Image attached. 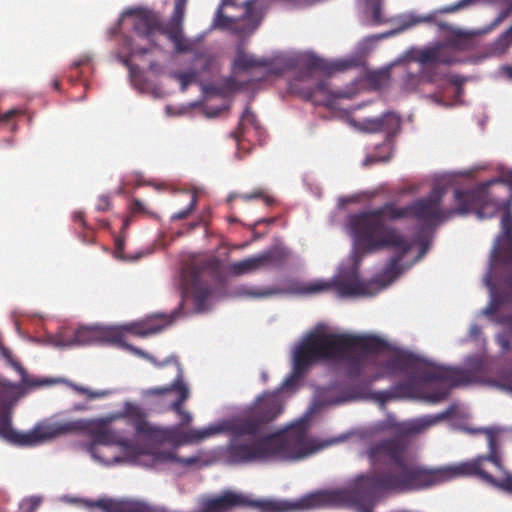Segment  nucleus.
<instances>
[{"mask_svg": "<svg viewBox=\"0 0 512 512\" xmlns=\"http://www.w3.org/2000/svg\"><path fill=\"white\" fill-rule=\"evenodd\" d=\"M387 342L377 336L325 333L319 330L306 335L294 353L293 371L302 375L309 366L319 361L343 360L346 375L359 381V394H368L370 386L383 378L402 376L390 390L379 391L375 397L381 402L398 398H415L419 386L445 382L452 387L478 382L486 373V361L480 356L467 359L466 367H447L434 364L408 351H398L382 359L378 354Z\"/></svg>", "mask_w": 512, "mask_h": 512, "instance_id": "obj_1", "label": "nucleus"}, {"mask_svg": "<svg viewBox=\"0 0 512 512\" xmlns=\"http://www.w3.org/2000/svg\"><path fill=\"white\" fill-rule=\"evenodd\" d=\"M445 194V187L435 186L428 196L409 205L398 207L389 202L378 209L350 217V229L358 245L370 251L392 247L399 253V256L393 258L373 279L372 282L379 288H386L400 276L402 271L399 262L411 248V243L396 229L388 227L385 222L413 218L424 227H435L449 220L450 212L441 207Z\"/></svg>", "mask_w": 512, "mask_h": 512, "instance_id": "obj_2", "label": "nucleus"}, {"mask_svg": "<svg viewBox=\"0 0 512 512\" xmlns=\"http://www.w3.org/2000/svg\"><path fill=\"white\" fill-rule=\"evenodd\" d=\"M274 263V255L271 252H264L245 258L231 264H225L216 256H210L189 271L191 277L190 288H202L201 284L205 278L217 285L225 284L231 276H241L268 267ZM181 288H189L186 284Z\"/></svg>", "mask_w": 512, "mask_h": 512, "instance_id": "obj_3", "label": "nucleus"}, {"mask_svg": "<svg viewBox=\"0 0 512 512\" xmlns=\"http://www.w3.org/2000/svg\"><path fill=\"white\" fill-rule=\"evenodd\" d=\"M173 364L175 367V378L171 384L159 387L148 388L143 391V397L150 401L151 405L158 406L162 411H173L176 413L181 424H190L193 420L192 414L184 408L185 402L190 398L191 392L184 380V370L178 358L174 355L157 364L158 368Z\"/></svg>", "mask_w": 512, "mask_h": 512, "instance_id": "obj_4", "label": "nucleus"}, {"mask_svg": "<svg viewBox=\"0 0 512 512\" xmlns=\"http://www.w3.org/2000/svg\"><path fill=\"white\" fill-rule=\"evenodd\" d=\"M86 421H66L61 423H40L31 431L21 433L11 425L10 408H0V436L19 446H36L52 440L66 432L88 428Z\"/></svg>", "mask_w": 512, "mask_h": 512, "instance_id": "obj_5", "label": "nucleus"}, {"mask_svg": "<svg viewBox=\"0 0 512 512\" xmlns=\"http://www.w3.org/2000/svg\"><path fill=\"white\" fill-rule=\"evenodd\" d=\"M439 26L450 31V35L443 42H438L431 47L418 51L415 61L419 64L450 66L459 61L457 52L467 51L471 48L472 38L470 34L460 29H454L446 23H439Z\"/></svg>", "mask_w": 512, "mask_h": 512, "instance_id": "obj_6", "label": "nucleus"}, {"mask_svg": "<svg viewBox=\"0 0 512 512\" xmlns=\"http://www.w3.org/2000/svg\"><path fill=\"white\" fill-rule=\"evenodd\" d=\"M284 406L279 391L265 392L254 401L247 415L239 419V424L235 428L238 431L262 434L265 427L283 413Z\"/></svg>", "mask_w": 512, "mask_h": 512, "instance_id": "obj_7", "label": "nucleus"}, {"mask_svg": "<svg viewBox=\"0 0 512 512\" xmlns=\"http://www.w3.org/2000/svg\"><path fill=\"white\" fill-rule=\"evenodd\" d=\"M495 181H492V183H496ZM490 184L491 182L472 190L455 189L454 200L456 207L446 208V211L451 212L449 213V219L457 214H467L476 207L478 208L477 215L479 218H490L499 212L501 208L500 202L489 199L487 195V187Z\"/></svg>", "mask_w": 512, "mask_h": 512, "instance_id": "obj_8", "label": "nucleus"}, {"mask_svg": "<svg viewBox=\"0 0 512 512\" xmlns=\"http://www.w3.org/2000/svg\"><path fill=\"white\" fill-rule=\"evenodd\" d=\"M78 421H86L88 423L87 429L77 430L76 432H90L92 441L87 445V450L91 454V456L106 465H113L123 461V459L119 456H114L110 460H105L102 455H100L98 445H116L120 447L123 451L128 454H134L137 446L136 444L129 438L121 436L118 432L105 428L104 426H100L97 428H93V422L79 419ZM75 431H70L69 433H74Z\"/></svg>", "mask_w": 512, "mask_h": 512, "instance_id": "obj_9", "label": "nucleus"}, {"mask_svg": "<svg viewBox=\"0 0 512 512\" xmlns=\"http://www.w3.org/2000/svg\"><path fill=\"white\" fill-rule=\"evenodd\" d=\"M492 264L484 277L486 288H512V237H498L492 251Z\"/></svg>", "mask_w": 512, "mask_h": 512, "instance_id": "obj_10", "label": "nucleus"}, {"mask_svg": "<svg viewBox=\"0 0 512 512\" xmlns=\"http://www.w3.org/2000/svg\"><path fill=\"white\" fill-rule=\"evenodd\" d=\"M239 419L228 425L231 440L226 448V456L231 463H244L257 460L256 436L261 433L238 431L235 427Z\"/></svg>", "mask_w": 512, "mask_h": 512, "instance_id": "obj_11", "label": "nucleus"}, {"mask_svg": "<svg viewBox=\"0 0 512 512\" xmlns=\"http://www.w3.org/2000/svg\"><path fill=\"white\" fill-rule=\"evenodd\" d=\"M189 424L179 423L173 426L159 428L155 426V433L151 435L149 439L163 440L171 443L174 446H181L189 443L200 442L206 438L220 433L221 428L216 426H210L203 429H190L183 431V427Z\"/></svg>", "mask_w": 512, "mask_h": 512, "instance_id": "obj_12", "label": "nucleus"}, {"mask_svg": "<svg viewBox=\"0 0 512 512\" xmlns=\"http://www.w3.org/2000/svg\"><path fill=\"white\" fill-rule=\"evenodd\" d=\"M307 432L308 423L305 420H300L280 434L284 443V457L286 459H302L317 450L313 441L307 437Z\"/></svg>", "mask_w": 512, "mask_h": 512, "instance_id": "obj_13", "label": "nucleus"}, {"mask_svg": "<svg viewBox=\"0 0 512 512\" xmlns=\"http://www.w3.org/2000/svg\"><path fill=\"white\" fill-rule=\"evenodd\" d=\"M179 318V310L170 313L154 312L145 317L123 324L127 333L136 337H148L171 327Z\"/></svg>", "mask_w": 512, "mask_h": 512, "instance_id": "obj_14", "label": "nucleus"}, {"mask_svg": "<svg viewBox=\"0 0 512 512\" xmlns=\"http://www.w3.org/2000/svg\"><path fill=\"white\" fill-rule=\"evenodd\" d=\"M289 90L315 105L326 107H332L336 99L347 97L344 91L330 89L326 80L319 81L314 88H303L299 79H293L289 83Z\"/></svg>", "mask_w": 512, "mask_h": 512, "instance_id": "obj_15", "label": "nucleus"}, {"mask_svg": "<svg viewBox=\"0 0 512 512\" xmlns=\"http://www.w3.org/2000/svg\"><path fill=\"white\" fill-rule=\"evenodd\" d=\"M360 261L350 260L343 264L333 283L315 282L300 288H368L359 275Z\"/></svg>", "mask_w": 512, "mask_h": 512, "instance_id": "obj_16", "label": "nucleus"}, {"mask_svg": "<svg viewBox=\"0 0 512 512\" xmlns=\"http://www.w3.org/2000/svg\"><path fill=\"white\" fill-rule=\"evenodd\" d=\"M490 302L483 310L489 317L497 316V321L512 329V290H490Z\"/></svg>", "mask_w": 512, "mask_h": 512, "instance_id": "obj_17", "label": "nucleus"}, {"mask_svg": "<svg viewBox=\"0 0 512 512\" xmlns=\"http://www.w3.org/2000/svg\"><path fill=\"white\" fill-rule=\"evenodd\" d=\"M114 419L124 418L134 427L138 436L150 438L155 433V426L147 421V413L139 405L131 402L124 404L123 411L113 417Z\"/></svg>", "mask_w": 512, "mask_h": 512, "instance_id": "obj_18", "label": "nucleus"}, {"mask_svg": "<svg viewBox=\"0 0 512 512\" xmlns=\"http://www.w3.org/2000/svg\"><path fill=\"white\" fill-rule=\"evenodd\" d=\"M421 65L417 72L406 69L401 78V88L404 91H415L423 82L433 83L444 77V74L438 72L437 64Z\"/></svg>", "mask_w": 512, "mask_h": 512, "instance_id": "obj_19", "label": "nucleus"}, {"mask_svg": "<svg viewBox=\"0 0 512 512\" xmlns=\"http://www.w3.org/2000/svg\"><path fill=\"white\" fill-rule=\"evenodd\" d=\"M213 290H182L181 302L175 310L179 317L208 310V301Z\"/></svg>", "mask_w": 512, "mask_h": 512, "instance_id": "obj_20", "label": "nucleus"}, {"mask_svg": "<svg viewBox=\"0 0 512 512\" xmlns=\"http://www.w3.org/2000/svg\"><path fill=\"white\" fill-rule=\"evenodd\" d=\"M353 125L363 132H386L391 134L399 129L400 118L392 112H387L377 118H366L359 122L353 121Z\"/></svg>", "mask_w": 512, "mask_h": 512, "instance_id": "obj_21", "label": "nucleus"}, {"mask_svg": "<svg viewBox=\"0 0 512 512\" xmlns=\"http://www.w3.org/2000/svg\"><path fill=\"white\" fill-rule=\"evenodd\" d=\"M125 15L132 17V27L138 36L150 38L160 28L157 16L150 11L131 9Z\"/></svg>", "mask_w": 512, "mask_h": 512, "instance_id": "obj_22", "label": "nucleus"}, {"mask_svg": "<svg viewBox=\"0 0 512 512\" xmlns=\"http://www.w3.org/2000/svg\"><path fill=\"white\" fill-rule=\"evenodd\" d=\"M261 435L256 436L257 460L286 459L284 457V443L280 434L263 437Z\"/></svg>", "mask_w": 512, "mask_h": 512, "instance_id": "obj_23", "label": "nucleus"}, {"mask_svg": "<svg viewBox=\"0 0 512 512\" xmlns=\"http://www.w3.org/2000/svg\"><path fill=\"white\" fill-rule=\"evenodd\" d=\"M303 64L309 71H320L324 74L331 75L335 72L347 70L352 66L353 61L340 60L336 62H327L322 58L309 55L303 60Z\"/></svg>", "mask_w": 512, "mask_h": 512, "instance_id": "obj_24", "label": "nucleus"}, {"mask_svg": "<svg viewBox=\"0 0 512 512\" xmlns=\"http://www.w3.org/2000/svg\"><path fill=\"white\" fill-rule=\"evenodd\" d=\"M124 333H127V331L123 328V325H120L117 327H111L103 331H100V338L106 340L111 344H115L119 347L132 351L136 355L144 356V351L125 342Z\"/></svg>", "mask_w": 512, "mask_h": 512, "instance_id": "obj_25", "label": "nucleus"}, {"mask_svg": "<svg viewBox=\"0 0 512 512\" xmlns=\"http://www.w3.org/2000/svg\"><path fill=\"white\" fill-rule=\"evenodd\" d=\"M274 0H247L243 6L245 8L244 18L252 23L259 24L266 11L270 8Z\"/></svg>", "mask_w": 512, "mask_h": 512, "instance_id": "obj_26", "label": "nucleus"}, {"mask_svg": "<svg viewBox=\"0 0 512 512\" xmlns=\"http://www.w3.org/2000/svg\"><path fill=\"white\" fill-rule=\"evenodd\" d=\"M21 385L0 377V408H10L21 396Z\"/></svg>", "mask_w": 512, "mask_h": 512, "instance_id": "obj_27", "label": "nucleus"}, {"mask_svg": "<svg viewBox=\"0 0 512 512\" xmlns=\"http://www.w3.org/2000/svg\"><path fill=\"white\" fill-rule=\"evenodd\" d=\"M163 33L174 44L177 53H187L193 50L194 44L183 34V28H165Z\"/></svg>", "mask_w": 512, "mask_h": 512, "instance_id": "obj_28", "label": "nucleus"}, {"mask_svg": "<svg viewBox=\"0 0 512 512\" xmlns=\"http://www.w3.org/2000/svg\"><path fill=\"white\" fill-rule=\"evenodd\" d=\"M262 68L265 69V75H282L293 67V62L284 57L263 58Z\"/></svg>", "mask_w": 512, "mask_h": 512, "instance_id": "obj_29", "label": "nucleus"}, {"mask_svg": "<svg viewBox=\"0 0 512 512\" xmlns=\"http://www.w3.org/2000/svg\"><path fill=\"white\" fill-rule=\"evenodd\" d=\"M263 64V58H258L245 52H239L233 62L235 69L243 72H248L255 68H262Z\"/></svg>", "mask_w": 512, "mask_h": 512, "instance_id": "obj_30", "label": "nucleus"}, {"mask_svg": "<svg viewBox=\"0 0 512 512\" xmlns=\"http://www.w3.org/2000/svg\"><path fill=\"white\" fill-rule=\"evenodd\" d=\"M512 45V28H508L499 37L493 41L487 48L492 56L503 55Z\"/></svg>", "mask_w": 512, "mask_h": 512, "instance_id": "obj_31", "label": "nucleus"}, {"mask_svg": "<svg viewBox=\"0 0 512 512\" xmlns=\"http://www.w3.org/2000/svg\"><path fill=\"white\" fill-rule=\"evenodd\" d=\"M100 338V330L92 327H81L74 333L69 345H87Z\"/></svg>", "mask_w": 512, "mask_h": 512, "instance_id": "obj_32", "label": "nucleus"}, {"mask_svg": "<svg viewBox=\"0 0 512 512\" xmlns=\"http://www.w3.org/2000/svg\"><path fill=\"white\" fill-rule=\"evenodd\" d=\"M250 124L251 126H257V120L255 114L251 111L250 107H246L242 113L240 122L237 128L231 132V136L237 141L240 142L242 137L244 136L245 126Z\"/></svg>", "mask_w": 512, "mask_h": 512, "instance_id": "obj_33", "label": "nucleus"}, {"mask_svg": "<svg viewBox=\"0 0 512 512\" xmlns=\"http://www.w3.org/2000/svg\"><path fill=\"white\" fill-rule=\"evenodd\" d=\"M320 290H240V296L252 298V299H262L268 298L273 295L282 293V292H295V293H310V292H319Z\"/></svg>", "mask_w": 512, "mask_h": 512, "instance_id": "obj_34", "label": "nucleus"}, {"mask_svg": "<svg viewBox=\"0 0 512 512\" xmlns=\"http://www.w3.org/2000/svg\"><path fill=\"white\" fill-rule=\"evenodd\" d=\"M187 0H176L173 13L166 25V28H181L185 16Z\"/></svg>", "mask_w": 512, "mask_h": 512, "instance_id": "obj_35", "label": "nucleus"}, {"mask_svg": "<svg viewBox=\"0 0 512 512\" xmlns=\"http://www.w3.org/2000/svg\"><path fill=\"white\" fill-rule=\"evenodd\" d=\"M157 459L161 462H177L183 466H193L196 465L200 459L198 456H190L187 458L178 457L173 452H160L157 456Z\"/></svg>", "mask_w": 512, "mask_h": 512, "instance_id": "obj_36", "label": "nucleus"}, {"mask_svg": "<svg viewBox=\"0 0 512 512\" xmlns=\"http://www.w3.org/2000/svg\"><path fill=\"white\" fill-rule=\"evenodd\" d=\"M113 512H156L145 503L138 501H127L117 504Z\"/></svg>", "mask_w": 512, "mask_h": 512, "instance_id": "obj_37", "label": "nucleus"}, {"mask_svg": "<svg viewBox=\"0 0 512 512\" xmlns=\"http://www.w3.org/2000/svg\"><path fill=\"white\" fill-rule=\"evenodd\" d=\"M512 202V196L510 200H507L505 203H501V208L505 209V212L502 215L501 218V228H502V234L499 237H512V213L510 211V205Z\"/></svg>", "mask_w": 512, "mask_h": 512, "instance_id": "obj_38", "label": "nucleus"}, {"mask_svg": "<svg viewBox=\"0 0 512 512\" xmlns=\"http://www.w3.org/2000/svg\"><path fill=\"white\" fill-rule=\"evenodd\" d=\"M171 77L179 81L180 90L185 92L190 84H192L197 78V72L194 70L186 72H173Z\"/></svg>", "mask_w": 512, "mask_h": 512, "instance_id": "obj_39", "label": "nucleus"}, {"mask_svg": "<svg viewBox=\"0 0 512 512\" xmlns=\"http://www.w3.org/2000/svg\"><path fill=\"white\" fill-rule=\"evenodd\" d=\"M377 290H335L338 299H354L361 296H374Z\"/></svg>", "mask_w": 512, "mask_h": 512, "instance_id": "obj_40", "label": "nucleus"}, {"mask_svg": "<svg viewBox=\"0 0 512 512\" xmlns=\"http://www.w3.org/2000/svg\"><path fill=\"white\" fill-rule=\"evenodd\" d=\"M234 23H235V20L231 17L224 15L222 12V7H219L216 12L214 22H213L214 27L224 29V28L230 27Z\"/></svg>", "mask_w": 512, "mask_h": 512, "instance_id": "obj_41", "label": "nucleus"}, {"mask_svg": "<svg viewBox=\"0 0 512 512\" xmlns=\"http://www.w3.org/2000/svg\"><path fill=\"white\" fill-rule=\"evenodd\" d=\"M382 1L383 0H366L367 6L371 10L373 20L376 23L382 22Z\"/></svg>", "mask_w": 512, "mask_h": 512, "instance_id": "obj_42", "label": "nucleus"}, {"mask_svg": "<svg viewBox=\"0 0 512 512\" xmlns=\"http://www.w3.org/2000/svg\"><path fill=\"white\" fill-rule=\"evenodd\" d=\"M196 204H197V195L193 194L188 207L186 209H184V210H181V211L175 213L172 216V219L173 220H183V219H186L191 214V212L195 209Z\"/></svg>", "mask_w": 512, "mask_h": 512, "instance_id": "obj_43", "label": "nucleus"}, {"mask_svg": "<svg viewBox=\"0 0 512 512\" xmlns=\"http://www.w3.org/2000/svg\"><path fill=\"white\" fill-rule=\"evenodd\" d=\"M239 198H241L243 201H250L253 199H263L267 205H270L272 202V199L269 196H266L264 192L261 189L255 190L252 193H244L240 194Z\"/></svg>", "mask_w": 512, "mask_h": 512, "instance_id": "obj_44", "label": "nucleus"}, {"mask_svg": "<svg viewBox=\"0 0 512 512\" xmlns=\"http://www.w3.org/2000/svg\"><path fill=\"white\" fill-rule=\"evenodd\" d=\"M475 0H460L458 1L457 3L455 4H452V5H449V6H446L442 9V12L444 13H453V12H456V11H459L471 4L474 3Z\"/></svg>", "mask_w": 512, "mask_h": 512, "instance_id": "obj_45", "label": "nucleus"}, {"mask_svg": "<svg viewBox=\"0 0 512 512\" xmlns=\"http://www.w3.org/2000/svg\"><path fill=\"white\" fill-rule=\"evenodd\" d=\"M77 392L86 395L89 399H96L106 395L105 392L92 391L88 388L78 386L76 384L71 385Z\"/></svg>", "mask_w": 512, "mask_h": 512, "instance_id": "obj_46", "label": "nucleus"}, {"mask_svg": "<svg viewBox=\"0 0 512 512\" xmlns=\"http://www.w3.org/2000/svg\"><path fill=\"white\" fill-rule=\"evenodd\" d=\"M511 11H512V6H509L505 9H503L498 14V16L493 20V22L490 24V26L488 27V30H492V29L496 28L497 26H499L510 15Z\"/></svg>", "mask_w": 512, "mask_h": 512, "instance_id": "obj_47", "label": "nucleus"}, {"mask_svg": "<svg viewBox=\"0 0 512 512\" xmlns=\"http://www.w3.org/2000/svg\"><path fill=\"white\" fill-rule=\"evenodd\" d=\"M391 159V154L388 153L387 155L385 156H377V155H369L365 158L364 162H363V165L364 166H370V165H373L375 163H380V162H388L389 160Z\"/></svg>", "mask_w": 512, "mask_h": 512, "instance_id": "obj_48", "label": "nucleus"}, {"mask_svg": "<svg viewBox=\"0 0 512 512\" xmlns=\"http://www.w3.org/2000/svg\"><path fill=\"white\" fill-rule=\"evenodd\" d=\"M497 342L504 352H508L511 350V339H510L509 334H507V333L499 334L497 337Z\"/></svg>", "mask_w": 512, "mask_h": 512, "instance_id": "obj_49", "label": "nucleus"}, {"mask_svg": "<svg viewBox=\"0 0 512 512\" xmlns=\"http://www.w3.org/2000/svg\"><path fill=\"white\" fill-rule=\"evenodd\" d=\"M122 63L128 68L132 78H136L140 75V68L137 65L132 64L129 57L123 58Z\"/></svg>", "mask_w": 512, "mask_h": 512, "instance_id": "obj_50", "label": "nucleus"}, {"mask_svg": "<svg viewBox=\"0 0 512 512\" xmlns=\"http://www.w3.org/2000/svg\"><path fill=\"white\" fill-rule=\"evenodd\" d=\"M110 199L108 196H100L96 205L98 211H107L110 209Z\"/></svg>", "mask_w": 512, "mask_h": 512, "instance_id": "obj_51", "label": "nucleus"}, {"mask_svg": "<svg viewBox=\"0 0 512 512\" xmlns=\"http://www.w3.org/2000/svg\"><path fill=\"white\" fill-rule=\"evenodd\" d=\"M115 246H116L115 247L116 257L121 258V259H126V257L123 254V251H124V238L123 237L117 238L116 241H115Z\"/></svg>", "mask_w": 512, "mask_h": 512, "instance_id": "obj_52", "label": "nucleus"}, {"mask_svg": "<svg viewBox=\"0 0 512 512\" xmlns=\"http://www.w3.org/2000/svg\"><path fill=\"white\" fill-rule=\"evenodd\" d=\"M130 210L132 214L144 213L145 207L142 201L134 199L130 205Z\"/></svg>", "mask_w": 512, "mask_h": 512, "instance_id": "obj_53", "label": "nucleus"}, {"mask_svg": "<svg viewBox=\"0 0 512 512\" xmlns=\"http://www.w3.org/2000/svg\"><path fill=\"white\" fill-rule=\"evenodd\" d=\"M19 113L18 110L16 109H11L7 112H5L4 114L0 115V122H4V123H7L9 122L15 115H17Z\"/></svg>", "mask_w": 512, "mask_h": 512, "instance_id": "obj_54", "label": "nucleus"}, {"mask_svg": "<svg viewBox=\"0 0 512 512\" xmlns=\"http://www.w3.org/2000/svg\"><path fill=\"white\" fill-rule=\"evenodd\" d=\"M28 503H29V510H28V512H35V510L40 505V499H38L36 497H32V498H30L28 500Z\"/></svg>", "mask_w": 512, "mask_h": 512, "instance_id": "obj_55", "label": "nucleus"}, {"mask_svg": "<svg viewBox=\"0 0 512 512\" xmlns=\"http://www.w3.org/2000/svg\"><path fill=\"white\" fill-rule=\"evenodd\" d=\"M445 397H446V393L445 392H438V393L430 395L428 397V399L431 402L436 403V402H439V401L443 400Z\"/></svg>", "mask_w": 512, "mask_h": 512, "instance_id": "obj_56", "label": "nucleus"}, {"mask_svg": "<svg viewBox=\"0 0 512 512\" xmlns=\"http://www.w3.org/2000/svg\"><path fill=\"white\" fill-rule=\"evenodd\" d=\"M74 220L75 222H79V224L83 227V228H86V221L84 219V215L82 212H76L74 213Z\"/></svg>", "mask_w": 512, "mask_h": 512, "instance_id": "obj_57", "label": "nucleus"}, {"mask_svg": "<svg viewBox=\"0 0 512 512\" xmlns=\"http://www.w3.org/2000/svg\"><path fill=\"white\" fill-rule=\"evenodd\" d=\"M132 221V217L131 216H127L124 218L123 220V223H122V227H121V234H125L127 229L129 228L130 226V223Z\"/></svg>", "mask_w": 512, "mask_h": 512, "instance_id": "obj_58", "label": "nucleus"}, {"mask_svg": "<svg viewBox=\"0 0 512 512\" xmlns=\"http://www.w3.org/2000/svg\"><path fill=\"white\" fill-rule=\"evenodd\" d=\"M89 62H90L89 57H86V56H85V57H82V58H80V59L76 60V61L73 63L72 67H74V68H78V67H80V66H83V65L88 64Z\"/></svg>", "mask_w": 512, "mask_h": 512, "instance_id": "obj_59", "label": "nucleus"}, {"mask_svg": "<svg viewBox=\"0 0 512 512\" xmlns=\"http://www.w3.org/2000/svg\"><path fill=\"white\" fill-rule=\"evenodd\" d=\"M481 332V328L479 325L477 324H473L471 327H470V334L474 337L478 336Z\"/></svg>", "mask_w": 512, "mask_h": 512, "instance_id": "obj_60", "label": "nucleus"}, {"mask_svg": "<svg viewBox=\"0 0 512 512\" xmlns=\"http://www.w3.org/2000/svg\"><path fill=\"white\" fill-rule=\"evenodd\" d=\"M502 71L505 74V76L512 80V66L505 65L502 67Z\"/></svg>", "mask_w": 512, "mask_h": 512, "instance_id": "obj_61", "label": "nucleus"}, {"mask_svg": "<svg viewBox=\"0 0 512 512\" xmlns=\"http://www.w3.org/2000/svg\"><path fill=\"white\" fill-rule=\"evenodd\" d=\"M150 51L149 48H134L132 49V52L131 54L134 55V54H139V55H143V54H146Z\"/></svg>", "mask_w": 512, "mask_h": 512, "instance_id": "obj_62", "label": "nucleus"}, {"mask_svg": "<svg viewBox=\"0 0 512 512\" xmlns=\"http://www.w3.org/2000/svg\"><path fill=\"white\" fill-rule=\"evenodd\" d=\"M432 17L429 16V17H423V18H418L417 20L413 21V23H419V22H426V21H431Z\"/></svg>", "mask_w": 512, "mask_h": 512, "instance_id": "obj_63", "label": "nucleus"}, {"mask_svg": "<svg viewBox=\"0 0 512 512\" xmlns=\"http://www.w3.org/2000/svg\"><path fill=\"white\" fill-rule=\"evenodd\" d=\"M52 85H53V88L55 90H59L60 89V82H59V80H54Z\"/></svg>", "mask_w": 512, "mask_h": 512, "instance_id": "obj_64", "label": "nucleus"}]
</instances>
